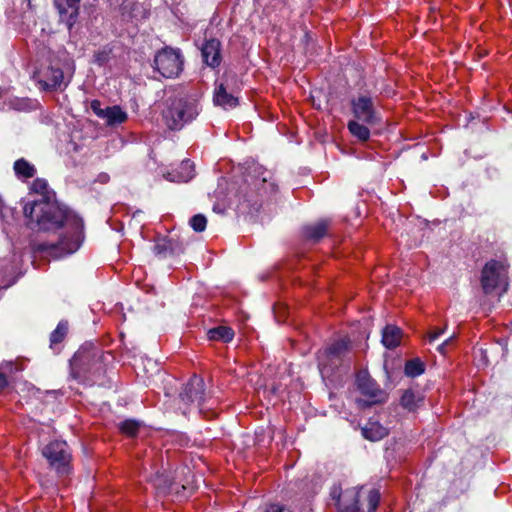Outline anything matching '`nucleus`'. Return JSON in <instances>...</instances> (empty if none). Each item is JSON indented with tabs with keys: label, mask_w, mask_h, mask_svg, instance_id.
Instances as JSON below:
<instances>
[{
	"label": "nucleus",
	"mask_w": 512,
	"mask_h": 512,
	"mask_svg": "<svg viewBox=\"0 0 512 512\" xmlns=\"http://www.w3.org/2000/svg\"><path fill=\"white\" fill-rule=\"evenodd\" d=\"M31 190L38 193L40 198L26 203L23 208L25 217L29 219V225L43 231H53L64 226L70 234L61 237L59 243L54 246L58 256L77 251L81 243L82 219L54 201L46 180L37 178L33 181Z\"/></svg>",
	"instance_id": "nucleus-1"
},
{
	"label": "nucleus",
	"mask_w": 512,
	"mask_h": 512,
	"mask_svg": "<svg viewBox=\"0 0 512 512\" xmlns=\"http://www.w3.org/2000/svg\"><path fill=\"white\" fill-rule=\"evenodd\" d=\"M199 114L198 103L194 99L180 98L173 100L163 113L167 127L171 130H180L185 124L194 120Z\"/></svg>",
	"instance_id": "nucleus-2"
},
{
	"label": "nucleus",
	"mask_w": 512,
	"mask_h": 512,
	"mask_svg": "<svg viewBox=\"0 0 512 512\" xmlns=\"http://www.w3.org/2000/svg\"><path fill=\"white\" fill-rule=\"evenodd\" d=\"M377 490L364 491L363 488H350L339 495L338 501L348 512H374L379 503Z\"/></svg>",
	"instance_id": "nucleus-3"
},
{
	"label": "nucleus",
	"mask_w": 512,
	"mask_h": 512,
	"mask_svg": "<svg viewBox=\"0 0 512 512\" xmlns=\"http://www.w3.org/2000/svg\"><path fill=\"white\" fill-rule=\"evenodd\" d=\"M508 268L509 264L506 259H491L485 264L482 270L481 285L486 294L498 287L507 288Z\"/></svg>",
	"instance_id": "nucleus-4"
},
{
	"label": "nucleus",
	"mask_w": 512,
	"mask_h": 512,
	"mask_svg": "<svg viewBox=\"0 0 512 512\" xmlns=\"http://www.w3.org/2000/svg\"><path fill=\"white\" fill-rule=\"evenodd\" d=\"M155 69L166 78L177 77L183 69V58L178 49L166 47L154 58Z\"/></svg>",
	"instance_id": "nucleus-5"
},
{
	"label": "nucleus",
	"mask_w": 512,
	"mask_h": 512,
	"mask_svg": "<svg viewBox=\"0 0 512 512\" xmlns=\"http://www.w3.org/2000/svg\"><path fill=\"white\" fill-rule=\"evenodd\" d=\"M204 399V381L201 378L194 376L180 394L178 409L186 415L193 409H200Z\"/></svg>",
	"instance_id": "nucleus-6"
},
{
	"label": "nucleus",
	"mask_w": 512,
	"mask_h": 512,
	"mask_svg": "<svg viewBox=\"0 0 512 512\" xmlns=\"http://www.w3.org/2000/svg\"><path fill=\"white\" fill-rule=\"evenodd\" d=\"M43 456L59 474L70 471L71 452L64 441H54L43 448Z\"/></svg>",
	"instance_id": "nucleus-7"
},
{
	"label": "nucleus",
	"mask_w": 512,
	"mask_h": 512,
	"mask_svg": "<svg viewBox=\"0 0 512 512\" xmlns=\"http://www.w3.org/2000/svg\"><path fill=\"white\" fill-rule=\"evenodd\" d=\"M356 385L359 392L367 397V399H356L358 406H370L385 401L386 394L377 386L367 372L362 371L358 373Z\"/></svg>",
	"instance_id": "nucleus-8"
},
{
	"label": "nucleus",
	"mask_w": 512,
	"mask_h": 512,
	"mask_svg": "<svg viewBox=\"0 0 512 512\" xmlns=\"http://www.w3.org/2000/svg\"><path fill=\"white\" fill-rule=\"evenodd\" d=\"M35 78L43 89L60 88L64 83V73L58 65H49L39 69L35 73Z\"/></svg>",
	"instance_id": "nucleus-9"
},
{
	"label": "nucleus",
	"mask_w": 512,
	"mask_h": 512,
	"mask_svg": "<svg viewBox=\"0 0 512 512\" xmlns=\"http://www.w3.org/2000/svg\"><path fill=\"white\" fill-rule=\"evenodd\" d=\"M352 111L357 120L366 124H375L378 121L377 112L371 98L360 96L352 101Z\"/></svg>",
	"instance_id": "nucleus-10"
},
{
	"label": "nucleus",
	"mask_w": 512,
	"mask_h": 512,
	"mask_svg": "<svg viewBox=\"0 0 512 512\" xmlns=\"http://www.w3.org/2000/svg\"><path fill=\"white\" fill-rule=\"evenodd\" d=\"M92 111L109 126L121 124L127 120V113L119 106L101 108L99 101L94 100L90 105Z\"/></svg>",
	"instance_id": "nucleus-11"
},
{
	"label": "nucleus",
	"mask_w": 512,
	"mask_h": 512,
	"mask_svg": "<svg viewBox=\"0 0 512 512\" xmlns=\"http://www.w3.org/2000/svg\"><path fill=\"white\" fill-rule=\"evenodd\" d=\"M233 76H225L224 81L220 82L214 91L213 101L217 106H221L224 109H232L238 105V98L229 92L230 82L233 80Z\"/></svg>",
	"instance_id": "nucleus-12"
},
{
	"label": "nucleus",
	"mask_w": 512,
	"mask_h": 512,
	"mask_svg": "<svg viewBox=\"0 0 512 512\" xmlns=\"http://www.w3.org/2000/svg\"><path fill=\"white\" fill-rule=\"evenodd\" d=\"M348 350L349 341L341 339L331 344L324 351L320 352L318 355V362L321 372L323 373V370L326 369L330 363H334V360L339 359Z\"/></svg>",
	"instance_id": "nucleus-13"
},
{
	"label": "nucleus",
	"mask_w": 512,
	"mask_h": 512,
	"mask_svg": "<svg viewBox=\"0 0 512 512\" xmlns=\"http://www.w3.org/2000/svg\"><path fill=\"white\" fill-rule=\"evenodd\" d=\"M80 0H54L61 19L71 26L78 14Z\"/></svg>",
	"instance_id": "nucleus-14"
},
{
	"label": "nucleus",
	"mask_w": 512,
	"mask_h": 512,
	"mask_svg": "<svg viewBox=\"0 0 512 512\" xmlns=\"http://www.w3.org/2000/svg\"><path fill=\"white\" fill-rule=\"evenodd\" d=\"M202 57L204 62L215 67L220 64V42L216 39H210L202 47Z\"/></svg>",
	"instance_id": "nucleus-15"
},
{
	"label": "nucleus",
	"mask_w": 512,
	"mask_h": 512,
	"mask_svg": "<svg viewBox=\"0 0 512 512\" xmlns=\"http://www.w3.org/2000/svg\"><path fill=\"white\" fill-rule=\"evenodd\" d=\"M194 177V165L189 160L181 162L179 168L172 173L165 175V178L172 182H187Z\"/></svg>",
	"instance_id": "nucleus-16"
},
{
	"label": "nucleus",
	"mask_w": 512,
	"mask_h": 512,
	"mask_svg": "<svg viewBox=\"0 0 512 512\" xmlns=\"http://www.w3.org/2000/svg\"><path fill=\"white\" fill-rule=\"evenodd\" d=\"M402 338V331L400 328L394 325H387L382 332V343L388 348L392 349L397 347Z\"/></svg>",
	"instance_id": "nucleus-17"
},
{
	"label": "nucleus",
	"mask_w": 512,
	"mask_h": 512,
	"mask_svg": "<svg viewBox=\"0 0 512 512\" xmlns=\"http://www.w3.org/2000/svg\"><path fill=\"white\" fill-rule=\"evenodd\" d=\"M387 433V429L376 421H370L362 428L363 436L371 441L381 440Z\"/></svg>",
	"instance_id": "nucleus-18"
},
{
	"label": "nucleus",
	"mask_w": 512,
	"mask_h": 512,
	"mask_svg": "<svg viewBox=\"0 0 512 512\" xmlns=\"http://www.w3.org/2000/svg\"><path fill=\"white\" fill-rule=\"evenodd\" d=\"M328 225L329 223L326 220H320L314 224L308 225L304 228V237L307 240L316 242L326 234Z\"/></svg>",
	"instance_id": "nucleus-19"
},
{
	"label": "nucleus",
	"mask_w": 512,
	"mask_h": 512,
	"mask_svg": "<svg viewBox=\"0 0 512 512\" xmlns=\"http://www.w3.org/2000/svg\"><path fill=\"white\" fill-rule=\"evenodd\" d=\"M255 180L261 184V189L264 192L274 191V183L271 182L272 174L264 169L262 166L256 165L254 167ZM258 185V183H256Z\"/></svg>",
	"instance_id": "nucleus-20"
},
{
	"label": "nucleus",
	"mask_w": 512,
	"mask_h": 512,
	"mask_svg": "<svg viewBox=\"0 0 512 512\" xmlns=\"http://www.w3.org/2000/svg\"><path fill=\"white\" fill-rule=\"evenodd\" d=\"M210 340H220L223 342H230L234 337V332L230 327L219 326L208 331Z\"/></svg>",
	"instance_id": "nucleus-21"
},
{
	"label": "nucleus",
	"mask_w": 512,
	"mask_h": 512,
	"mask_svg": "<svg viewBox=\"0 0 512 512\" xmlns=\"http://www.w3.org/2000/svg\"><path fill=\"white\" fill-rule=\"evenodd\" d=\"M14 171L18 177L23 178L33 177L36 172L34 166L25 159H19L14 163Z\"/></svg>",
	"instance_id": "nucleus-22"
},
{
	"label": "nucleus",
	"mask_w": 512,
	"mask_h": 512,
	"mask_svg": "<svg viewBox=\"0 0 512 512\" xmlns=\"http://www.w3.org/2000/svg\"><path fill=\"white\" fill-rule=\"evenodd\" d=\"M348 129L354 137L361 141H366L370 137V131L367 126L360 124L356 120H352L348 123Z\"/></svg>",
	"instance_id": "nucleus-23"
},
{
	"label": "nucleus",
	"mask_w": 512,
	"mask_h": 512,
	"mask_svg": "<svg viewBox=\"0 0 512 512\" xmlns=\"http://www.w3.org/2000/svg\"><path fill=\"white\" fill-rule=\"evenodd\" d=\"M424 372V364L419 359H413L406 363L405 374L409 377H417Z\"/></svg>",
	"instance_id": "nucleus-24"
},
{
	"label": "nucleus",
	"mask_w": 512,
	"mask_h": 512,
	"mask_svg": "<svg viewBox=\"0 0 512 512\" xmlns=\"http://www.w3.org/2000/svg\"><path fill=\"white\" fill-rule=\"evenodd\" d=\"M140 428V423L136 420L127 419L119 424L120 431L129 436L134 437Z\"/></svg>",
	"instance_id": "nucleus-25"
},
{
	"label": "nucleus",
	"mask_w": 512,
	"mask_h": 512,
	"mask_svg": "<svg viewBox=\"0 0 512 512\" xmlns=\"http://www.w3.org/2000/svg\"><path fill=\"white\" fill-rule=\"evenodd\" d=\"M419 402H421V398L416 397L412 391H406L401 397L402 406L410 411L414 410Z\"/></svg>",
	"instance_id": "nucleus-26"
},
{
	"label": "nucleus",
	"mask_w": 512,
	"mask_h": 512,
	"mask_svg": "<svg viewBox=\"0 0 512 512\" xmlns=\"http://www.w3.org/2000/svg\"><path fill=\"white\" fill-rule=\"evenodd\" d=\"M89 353L83 350H79L75 353L74 357L71 360V368L74 372L75 370H80L83 365L86 364V360L89 359Z\"/></svg>",
	"instance_id": "nucleus-27"
},
{
	"label": "nucleus",
	"mask_w": 512,
	"mask_h": 512,
	"mask_svg": "<svg viewBox=\"0 0 512 512\" xmlns=\"http://www.w3.org/2000/svg\"><path fill=\"white\" fill-rule=\"evenodd\" d=\"M68 330V324L66 322H60L57 328L52 332L50 340L52 344L59 343L62 341Z\"/></svg>",
	"instance_id": "nucleus-28"
},
{
	"label": "nucleus",
	"mask_w": 512,
	"mask_h": 512,
	"mask_svg": "<svg viewBox=\"0 0 512 512\" xmlns=\"http://www.w3.org/2000/svg\"><path fill=\"white\" fill-rule=\"evenodd\" d=\"M207 224V219L202 214H197L193 216L190 220V225L196 232H202L205 230Z\"/></svg>",
	"instance_id": "nucleus-29"
},
{
	"label": "nucleus",
	"mask_w": 512,
	"mask_h": 512,
	"mask_svg": "<svg viewBox=\"0 0 512 512\" xmlns=\"http://www.w3.org/2000/svg\"><path fill=\"white\" fill-rule=\"evenodd\" d=\"M152 481L155 487L162 492H166L171 485L170 480L164 474H157Z\"/></svg>",
	"instance_id": "nucleus-30"
},
{
	"label": "nucleus",
	"mask_w": 512,
	"mask_h": 512,
	"mask_svg": "<svg viewBox=\"0 0 512 512\" xmlns=\"http://www.w3.org/2000/svg\"><path fill=\"white\" fill-rule=\"evenodd\" d=\"M110 58L109 50H101L94 55V61L99 65H104Z\"/></svg>",
	"instance_id": "nucleus-31"
},
{
	"label": "nucleus",
	"mask_w": 512,
	"mask_h": 512,
	"mask_svg": "<svg viewBox=\"0 0 512 512\" xmlns=\"http://www.w3.org/2000/svg\"><path fill=\"white\" fill-rule=\"evenodd\" d=\"M170 244V241L162 240L154 246V250L158 255L166 254L167 250L170 248Z\"/></svg>",
	"instance_id": "nucleus-32"
},
{
	"label": "nucleus",
	"mask_w": 512,
	"mask_h": 512,
	"mask_svg": "<svg viewBox=\"0 0 512 512\" xmlns=\"http://www.w3.org/2000/svg\"><path fill=\"white\" fill-rule=\"evenodd\" d=\"M444 332L443 329H434L433 331L429 332L428 334V338H429V341L432 342V341H435L436 339H438V337L440 335H442Z\"/></svg>",
	"instance_id": "nucleus-33"
},
{
	"label": "nucleus",
	"mask_w": 512,
	"mask_h": 512,
	"mask_svg": "<svg viewBox=\"0 0 512 512\" xmlns=\"http://www.w3.org/2000/svg\"><path fill=\"white\" fill-rule=\"evenodd\" d=\"M266 512H291L289 509L282 507L280 505H270Z\"/></svg>",
	"instance_id": "nucleus-34"
},
{
	"label": "nucleus",
	"mask_w": 512,
	"mask_h": 512,
	"mask_svg": "<svg viewBox=\"0 0 512 512\" xmlns=\"http://www.w3.org/2000/svg\"><path fill=\"white\" fill-rule=\"evenodd\" d=\"M455 338V335H451L447 340H445L442 344H440L438 346V351L441 352L442 354L445 352V346L448 345L450 343V341H452V339Z\"/></svg>",
	"instance_id": "nucleus-35"
},
{
	"label": "nucleus",
	"mask_w": 512,
	"mask_h": 512,
	"mask_svg": "<svg viewBox=\"0 0 512 512\" xmlns=\"http://www.w3.org/2000/svg\"><path fill=\"white\" fill-rule=\"evenodd\" d=\"M7 379L6 377L0 373V391L4 389L7 386Z\"/></svg>",
	"instance_id": "nucleus-36"
},
{
	"label": "nucleus",
	"mask_w": 512,
	"mask_h": 512,
	"mask_svg": "<svg viewBox=\"0 0 512 512\" xmlns=\"http://www.w3.org/2000/svg\"><path fill=\"white\" fill-rule=\"evenodd\" d=\"M480 352H481L483 364L486 365L487 364V359H486L485 351L483 349H480Z\"/></svg>",
	"instance_id": "nucleus-37"
}]
</instances>
